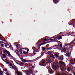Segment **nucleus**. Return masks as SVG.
<instances>
[{
	"label": "nucleus",
	"mask_w": 75,
	"mask_h": 75,
	"mask_svg": "<svg viewBox=\"0 0 75 75\" xmlns=\"http://www.w3.org/2000/svg\"><path fill=\"white\" fill-rule=\"evenodd\" d=\"M51 58H54L55 57L53 54H51L50 56H48L47 58V60L43 59L41 61V63L42 64H40V65L45 67L47 65H48L49 63H51Z\"/></svg>",
	"instance_id": "nucleus-1"
},
{
	"label": "nucleus",
	"mask_w": 75,
	"mask_h": 75,
	"mask_svg": "<svg viewBox=\"0 0 75 75\" xmlns=\"http://www.w3.org/2000/svg\"><path fill=\"white\" fill-rule=\"evenodd\" d=\"M48 40H49L47 39H41L40 40H39L37 43H36V45H37V46H38V47H40L41 45L45 44V43L41 44V42H44L45 41H48Z\"/></svg>",
	"instance_id": "nucleus-2"
},
{
	"label": "nucleus",
	"mask_w": 75,
	"mask_h": 75,
	"mask_svg": "<svg viewBox=\"0 0 75 75\" xmlns=\"http://www.w3.org/2000/svg\"><path fill=\"white\" fill-rule=\"evenodd\" d=\"M62 33H59L57 35H56L54 36L53 37L51 38L53 39H50V40H61V39H62V38L59 35L60 34H62Z\"/></svg>",
	"instance_id": "nucleus-3"
},
{
	"label": "nucleus",
	"mask_w": 75,
	"mask_h": 75,
	"mask_svg": "<svg viewBox=\"0 0 75 75\" xmlns=\"http://www.w3.org/2000/svg\"><path fill=\"white\" fill-rule=\"evenodd\" d=\"M75 41V40H74L72 42H71L70 44H68L67 43H65V46L64 47V48H62V51H66V50H67L69 49V47H68V45H71V44H74V42L73 43V42Z\"/></svg>",
	"instance_id": "nucleus-4"
},
{
	"label": "nucleus",
	"mask_w": 75,
	"mask_h": 75,
	"mask_svg": "<svg viewBox=\"0 0 75 75\" xmlns=\"http://www.w3.org/2000/svg\"><path fill=\"white\" fill-rule=\"evenodd\" d=\"M12 68L15 70L16 73L18 75H23V74H22L21 72L18 71V68L17 67L13 66H12Z\"/></svg>",
	"instance_id": "nucleus-5"
},
{
	"label": "nucleus",
	"mask_w": 75,
	"mask_h": 75,
	"mask_svg": "<svg viewBox=\"0 0 75 75\" xmlns=\"http://www.w3.org/2000/svg\"><path fill=\"white\" fill-rule=\"evenodd\" d=\"M59 63L61 64L62 65L60 66V68L62 71H65L66 70V68L64 67V66H65V63L62 61H59Z\"/></svg>",
	"instance_id": "nucleus-6"
},
{
	"label": "nucleus",
	"mask_w": 75,
	"mask_h": 75,
	"mask_svg": "<svg viewBox=\"0 0 75 75\" xmlns=\"http://www.w3.org/2000/svg\"><path fill=\"white\" fill-rule=\"evenodd\" d=\"M24 72L25 73L26 75H30V73H33V70L31 69H30L29 71H24Z\"/></svg>",
	"instance_id": "nucleus-7"
},
{
	"label": "nucleus",
	"mask_w": 75,
	"mask_h": 75,
	"mask_svg": "<svg viewBox=\"0 0 75 75\" xmlns=\"http://www.w3.org/2000/svg\"><path fill=\"white\" fill-rule=\"evenodd\" d=\"M55 47V48H59L61 49L62 48V43H60L59 44V46L58 45H56L55 46H54L53 47Z\"/></svg>",
	"instance_id": "nucleus-8"
},
{
	"label": "nucleus",
	"mask_w": 75,
	"mask_h": 75,
	"mask_svg": "<svg viewBox=\"0 0 75 75\" xmlns=\"http://www.w3.org/2000/svg\"><path fill=\"white\" fill-rule=\"evenodd\" d=\"M53 68L54 69V70H55L57 71V70H58V64H54L53 66Z\"/></svg>",
	"instance_id": "nucleus-9"
},
{
	"label": "nucleus",
	"mask_w": 75,
	"mask_h": 75,
	"mask_svg": "<svg viewBox=\"0 0 75 75\" xmlns=\"http://www.w3.org/2000/svg\"><path fill=\"white\" fill-rule=\"evenodd\" d=\"M5 52H6V54H8V56L10 57V58H14V57H13L10 54V52H9L7 50L5 51Z\"/></svg>",
	"instance_id": "nucleus-10"
},
{
	"label": "nucleus",
	"mask_w": 75,
	"mask_h": 75,
	"mask_svg": "<svg viewBox=\"0 0 75 75\" xmlns=\"http://www.w3.org/2000/svg\"><path fill=\"white\" fill-rule=\"evenodd\" d=\"M5 52H6V54H8V56L10 57V58H14V57H13L10 54V52H9L7 50L5 51Z\"/></svg>",
	"instance_id": "nucleus-11"
},
{
	"label": "nucleus",
	"mask_w": 75,
	"mask_h": 75,
	"mask_svg": "<svg viewBox=\"0 0 75 75\" xmlns=\"http://www.w3.org/2000/svg\"><path fill=\"white\" fill-rule=\"evenodd\" d=\"M71 24H69V25H74L73 27L75 26V20H72L71 21Z\"/></svg>",
	"instance_id": "nucleus-12"
},
{
	"label": "nucleus",
	"mask_w": 75,
	"mask_h": 75,
	"mask_svg": "<svg viewBox=\"0 0 75 75\" xmlns=\"http://www.w3.org/2000/svg\"><path fill=\"white\" fill-rule=\"evenodd\" d=\"M49 74H53V73H54V71L53 70L50 69V70H49Z\"/></svg>",
	"instance_id": "nucleus-13"
},
{
	"label": "nucleus",
	"mask_w": 75,
	"mask_h": 75,
	"mask_svg": "<svg viewBox=\"0 0 75 75\" xmlns=\"http://www.w3.org/2000/svg\"><path fill=\"white\" fill-rule=\"evenodd\" d=\"M22 62H28V60L26 59H23V60H22Z\"/></svg>",
	"instance_id": "nucleus-14"
},
{
	"label": "nucleus",
	"mask_w": 75,
	"mask_h": 75,
	"mask_svg": "<svg viewBox=\"0 0 75 75\" xmlns=\"http://www.w3.org/2000/svg\"><path fill=\"white\" fill-rule=\"evenodd\" d=\"M20 62V61H19L18 60H16V61L15 62L17 64H20V62Z\"/></svg>",
	"instance_id": "nucleus-15"
},
{
	"label": "nucleus",
	"mask_w": 75,
	"mask_h": 75,
	"mask_svg": "<svg viewBox=\"0 0 75 75\" xmlns=\"http://www.w3.org/2000/svg\"><path fill=\"white\" fill-rule=\"evenodd\" d=\"M15 52H16V54L18 56H20V55H19V51H15Z\"/></svg>",
	"instance_id": "nucleus-16"
},
{
	"label": "nucleus",
	"mask_w": 75,
	"mask_h": 75,
	"mask_svg": "<svg viewBox=\"0 0 75 75\" xmlns=\"http://www.w3.org/2000/svg\"><path fill=\"white\" fill-rule=\"evenodd\" d=\"M56 75H65L63 73H62L61 74L58 73H56Z\"/></svg>",
	"instance_id": "nucleus-17"
},
{
	"label": "nucleus",
	"mask_w": 75,
	"mask_h": 75,
	"mask_svg": "<svg viewBox=\"0 0 75 75\" xmlns=\"http://www.w3.org/2000/svg\"><path fill=\"white\" fill-rule=\"evenodd\" d=\"M0 75H3V71H1V70L0 69Z\"/></svg>",
	"instance_id": "nucleus-18"
},
{
	"label": "nucleus",
	"mask_w": 75,
	"mask_h": 75,
	"mask_svg": "<svg viewBox=\"0 0 75 75\" xmlns=\"http://www.w3.org/2000/svg\"><path fill=\"white\" fill-rule=\"evenodd\" d=\"M52 47H50L49 48H47V51H49V50H52Z\"/></svg>",
	"instance_id": "nucleus-19"
},
{
	"label": "nucleus",
	"mask_w": 75,
	"mask_h": 75,
	"mask_svg": "<svg viewBox=\"0 0 75 75\" xmlns=\"http://www.w3.org/2000/svg\"><path fill=\"white\" fill-rule=\"evenodd\" d=\"M66 55L67 56V57H70V54L69 53H67L66 54Z\"/></svg>",
	"instance_id": "nucleus-20"
},
{
	"label": "nucleus",
	"mask_w": 75,
	"mask_h": 75,
	"mask_svg": "<svg viewBox=\"0 0 75 75\" xmlns=\"http://www.w3.org/2000/svg\"><path fill=\"white\" fill-rule=\"evenodd\" d=\"M61 60H63V56H62L59 58Z\"/></svg>",
	"instance_id": "nucleus-21"
},
{
	"label": "nucleus",
	"mask_w": 75,
	"mask_h": 75,
	"mask_svg": "<svg viewBox=\"0 0 75 75\" xmlns=\"http://www.w3.org/2000/svg\"><path fill=\"white\" fill-rule=\"evenodd\" d=\"M48 54L49 55H50V54H52V52H51V51H49L48 52Z\"/></svg>",
	"instance_id": "nucleus-22"
},
{
	"label": "nucleus",
	"mask_w": 75,
	"mask_h": 75,
	"mask_svg": "<svg viewBox=\"0 0 75 75\" xmlns=\"http://www.w3.org/2000/svg\"><path fill=\"white\" fill-rule=\"evenodd\" d=\"M2 57L3 58H6V55L3 54Z\"/></svg>",
	"instance_id": "nucleus-23"
},
{
	"label": "nucleus",
	"mask_w": 75,
	"mask_h": 75,
	"mask_svg": "<svg viewBox=\"0 0 75 75\" xmlns=\"http://www.w3.org/2000/svg\"><path fill=\"white\" fill-rule=\"evenodd\" d=\"M69 35H71V34H74V33H73L72 32H70L69 33Z\"/></svg>",
	"instance_id": "nucleus-24"
},
{
	"label": "nucleus",
	"mask_w": 75,
	"mask_h": 75,
	"mask_svg": "<svg viewBox=\"0 0 75 75\" xmlns=\"http://www.w3.org/2000/svg\"><path fill=\"white\" fill-rule=\"evenodd\" d=\"M42 51H45V47H42Z\"/></svg>",
	"instance_id": "nucleus-25"
},
{
	"label": "nucleus",
	"mask_w": 75,
	"mask_h": 75,
	"mask_svg": "<svg viewBox=\"0 0 75 75\" xmlns=\"http://www.w3.org/2000/svg\"><path fill=\"white\" fill-rule=\"evenodd\" d=\"M19 51L20 52L22 53L23 52V50H22V49H21L19 50Z\"/></svg>",
	"instance_id": "nucleus-26"
},
{
	"label": "nucleus",
	"mask_w": 75,
	"mask_h": 75,
	"mask_svg": "<svg viewBox=\"0 0 75 75\" xmlns=\"http://www.w3.org/2000/svg\"><path fill=\"white\" fill-rule=\"evenodd\" d=\"M55 55L57 57H59V55H58V54H57L56 53L55 54Z\"/></svg>",
	"instance_id": "nucleus-27"
},
{
	"label": "nucleus",
	"mask_w": 75,
	"mask_h": 75,
	"mask_svg": "<svg viewBox=\"0 0 75 75\" xmlns=\"http://www.w3.org/2000/svg\"><path fill=\"white\" fill-rule=\"evenodd\" d=\"M53 1L54 3H57V2H58V0H53Z\"/></svg>",
	"instance_id": "nucleus-28"
},
{
	"label": "nucleus",
	"mask_w": 75,
	"mask_h": 75,
	"mask_svg": "<svg viewBox=\"0 0 75 75\" xmlns=\"http://www.w3.org/2000/svg\"><path fill=\"white\" fill-rule=\"evenodd\" d=\"M8 45H7V44L6 43L5 44V47H6V48H7V46Z\"/></svg>",
	"instance_id": "nucleus-29"
},
{
	"label": "nucleus",
	"mask_w": 75,
	"mask_h": 75,
	"mask_svg": "<svg viewBox=\"0 0 75 75\" xmlns=\"http://www.w3.org/2000/svg\"><path fill=\"white\" fill-rule=\"evenodd\" d=\"M20 64H22V65H24V63L23 62H20Z\"/></svg>",
	"instance_id": "nucleus-30"
},
{
	"label": "nucleus",
	"mask_w": 75,
	"mask_h": 75,
	"mask_svg": "<svg viewBox=\"0 0 75 75\" xmlns=\"http://www.w3.org/2000/svg\"><path fill=\"white\" fill-rule=\"evenodd\" d=\"M67 71H71V68L69 67H68L67 69Z\"/></svg>",
	"instance_id": "nucleus-31"
},
{
	"label": "nucleus",
	"mask_w": 75,
	"mask_h": 75,
	"mask_svg": "<svg viewBox=\"0 0 75 75\" xmlns=\"http://www.w3.org/2000/svg\"><path fill=\"white\" fill-rule=\"evenodd\" d=\"M9 66H10V67H12L13 66V64H9Z\"/></svg>",
	"instance_id": "nucleus-32"
},
{
	"label": "nucleus",
	"mask_w": 75,
	"mask_h": 75,
	"mask_svg": "<svg viewBox=\"0 0 75 75\" xmlns=\"http://www.w3.org/2000/svg\"><path fill=\"white\" fill-rule=\"evenodd\" d=\"M23 54H27V52L24 51V52H23Z\"/></svg>",
	"instance_id": "nucleus-33"
},
{
	"label": "nucleus",
	"mask_w": 75,
	"mask_h": 75,
	"mask_svg": "<svg viewBox=\"0 0 75 75\" xmlns=\"http://www.w3.org/2000/svg\"><path fill=\"white\" fill-rule=\"evenodd\" d=\"M41 57H42V56H41L40 57H38L36 59H39V58H41Z\"/></svg>",
	"instance_id": "nucleus-34"
},
{
	"label": "nucleus",
	"mask_w": 75,
	"mask_h": 75,
	"mask_svg": "<svg viewBox=\"0 0 75 75\" xmlns=\"http://www.w3.org/2000/svg\"><path fill=\"white\" fill-rule=\"evenodd\" d=\"M1 47H4V46H3V44H1Z\"/></svg>",
	"instance_id": "nucleus-35"
},
{
	"label": "nucleus",
	"mask_w": 75,
	"mask_h": 75,
	"mask_svg": "<svg viewBox=\"0 0 75 75\" xmlns=\"http://www.w3.org/2000/svg\"><path fill=\"white\" fill-rule=\"evenodd\" d=\"M5 71L6 72H7V70L6 69H4Z\"/></svg>",
	"instance_id": "nucleus-36"
},
{
	"label": "nucleus",
	"mask_w": 75,
	"mask_h": 75,
	"mask_svg": "<svg viewBox=\"0 0 75 75\" xmlns=\"http://www.w3.org/2000/svg\"><path fill=\"white\" fill-rule=\"evenodd\" d=\"M27 52H28L29 51V49H27Z\"/></svg>",
	"instance_id": "nucleus-37"
},
{
	"label": "nucleus",
	"mask_w": 75,
	"mask_h": 75,
	"mask_svg": "<svg viewBox=\"0 0 75 75\" xmlns=\"http://www.w3.org/2000/svg\"><path fill=\"white\" fill-rule=\"evenodd\" d=\"M71 64H72V65H74V63H71Z\"/></svg>",
	"instance_id": "nucleus-38"
},
{
	"label": "nucleus",
	"mask_w": 75,
	"mask_h": 75,
	"mask_svg": "<svg viewBox=\"0 0 75 75\" xmlns=\"http://www.w3.org/2000/svg\"><path fill=\"white\" fill-rule=\"evenodd\" d=\"M9 62H6V64H9Z\"/></svg>",
	"instance_id": "nucleus-39"
},
{
	"label": "nucleus",
	"mask_w": 75,
	"mask_h": 75,
	"mask_svg": "<svg viewBox=\"0 0 75 75\" xmlns=\"http://www.w3.org/2000/svg\"><path fill=\"white\" fill-rule=\"evenodd\" d=\"M6 74L7 75H9V74L8 73H6Z\"/></svg>",
	"instance_id": "nucleus-40"
},
{
	"label": "nucleus",
	"mask_w": 75,
	"mask_h": 75,
	"mask_svg": "<svg viewBox=\"0 0 75 75\" xmlns=\"http://www.w3.org/2000/svg\"><path fill=\"white\" fill-rule=\"evenodd\" d=\"M3 42H0V44H1V43H2Z\"/></svg>",
	"instance_id": "nucleus-41"
},
{
	"label": "nucleus",
	"mask_w": 75,
	"mask_h": 75,
	"mask_svg": "<svg viewBox=\"0 0 75 75\" xmlns=\"http://www.w3.org/2000/svg\"><path fill=\"white\" fill-rule=\"evenodd\" d=\"M74 62H75V58H74Z\"/></svg>",
	"instance_id": "nucleus-42"
},
{
	"label": "nucleus",
	"mask_w": 75,
	"mask_h": 75,
	"mask_svg": "<svg viewBox=\"0 0 75 75\" xmlns=\"http://www.w3.org/2000/svg\"><path fill=\"white\" fill-rule=\"evenodd\" d=\"M1 36V34H0V40L1 39V37H0Z\"/></svg>",
	"instance_id": "nucleus-43"
},
{
	"label": "nucleus",
	"mask_w": 75,
	"mask_h": 75,
	"mask_svg": "<svg viewBox=\"0 0 75 75\" xmlns=\"http://www.w3.org/2000/svg\"><path fill=\"white\" fill-rule=\"evenodd\" d=\"M11 45H10V46H9V47H11Z\"/></svg>",
	"instance_id": "nucleus-44"
},
{
	"label": "nucleus",
	"mask_w": 75,
	"mask_h": 75,
	"mask_svg": "<svg viewBox=\"0 0 75 75\" xmlns=\"http://www.w3.org/2000/svg\"><path fill=\"white\" fill-rule=\"evenodd\" d=\"M58 62H56L57 64H58Z\"/></svg>",
	"instance_id": "nucleus-45"
},
{
	"label": "nucleus",
	"mask_w": 75,
	"mask_h": 75,
	"mask_svg": "<svg viewBox=\"0 0 75 75\" xmlns=\"http://www.w3.org/2000/svg\"><path fill=\"white\" fill-rule=\"evenodd\" d=\"M69 75H72V74H70Z\"/></svg>",
	"instance_id": "nucleus-46"
},
{
	"label": "nucleus",
	"mask_w": 75,
	"mask_h": 75,
	"mask_svg": "<svg viewBox=\"0 0 75 75\" xmlns=\"http://www.w3.org/2000/svg\"><path fill=\"white\" fill-rule=\"evenodd\" d=\"M34 48V47H32V49H33V50H34L33 49V48Z\"/></svg>",
	"instance_id": "nucleus-47"
},
{
	"label": "nucleus",
	"mask_w": 75,
	"mask_h": 75,
	"mask_svg": "<svg viewBox=\"0 0 75 75\" xmlns=\"http://www.w3.org/2000/svg\"><path fill=\"white\" fill-rule=\"evenodd\" d=\"M1 41H3V40H2V39H1Z\"/></svg>",
	"instance_id": "nucleus-48"
},
{
	"label": "nucleus",
	"mask_w": 75,
	"mask_h": 75,
	"mask_svg": "<svg viewBox=\"0 0 75 75\" xmlns=\"http://www.w3.org/2000/svg\"><path fill=\"white\" fill-rule=\"evenodd\" d=\"M12 63H13V61L12 62Z\"/></svg>",
	"instance_id": "nucleus-49"
},
{
	"label": "nucleus",
	"mask_w": 75,
	"mask_h": 75,
	"mask_svg": "<svg viewBox=\"0 0 75 75\" xmlns=\"http://www.w3.org/2000/svg\"><path fill=\"white\" fill-rule=\"evenodd\" d=\"M2 49H3V48H2L1 49V50H2Z\"/></svg>",
	"instance_id": "nucleus-50"
},
{
	"label": "nucleus",
	"mask_w": 75,
	"mask_h": 75,
	"mask_svg": "<svg viewBox=\"0 0 75 75\" xmlns=\"http://www.w3.org/2000/svg\"><path fill=\"white\" fill-rule=\"evenodd\" d=\"M9 68H11L10 67H9Z\"/></svg>",
	"instance_id": "nucleus-51"
},
{
	"label": "nucleus",
	"mask_w": 75,
	"mask_h": 75,
	"mask_svg": "<svg viewBox=\"0 0 75 75\" xmlns=\"http://www.w3.org/2000/svg\"><path fill=\"white\" fill-rule=\"evenodd\" d=\"M21 59H23L22 58H21Z\"/></svg>",
	"instance_id": "nucleus-52"
},
{
	"label": "nucleus",
	"mask_w": 75,
	"mask_h": 75,
	"mask_svg": "<svg viewBox=\"0 0 75 75\" xmlns=\"http://www.w3.org/2000/svg\"><path fill=\"white\" fill-rule=\"evenodd\" d=\"M54 49H56V48H54Z\"/></svg>",
	"instance_id": "nucleus-53"
},
{
	"label": "nucleus",
	"mask_w": 75,
	"mask_h": 75,
	"mask_svg": "<svg viewBox=\"0 0 75 75\" xmlns=\"http://www.w3.org/2000/svg\"><path fill=\"white\" fill-rule=\"evenodd\" d=\"M29 64H30V63H29Z\"/></svg>",
	"instance_id": "nucleus-54"
},
{
	"label": "nucleus",
	"mask_w": 75,
	"mask_h": 75,
	"mask_svg": "<svg viewBox=\"0 0 75 75\" xmlns=\"http://www.w3.org/2000/svg\"><path fill=\"white\" fill-rule=\"evenodd\" d=\"M64 36V35H63V36Z\"/></svg>",
	"instance_id": "nucleus-55"
},
{
	"label": "nucleus",
	"mask_w": 75,
	"mask_h": 75,
	"mask_svg": "<svg viewBox=\"0 0 75 75\" xmlns=\"http://www.w3.org/2000/svg\"><path fill=\"white\" fill-rule=\"evenodd\" d=\"M42 55H43V54H42Z\"/></svg>",
	"instance_id": "nucleus-56"
}]
</instances>
